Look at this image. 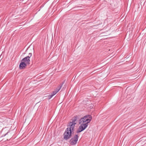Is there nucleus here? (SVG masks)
<instances>
[{
    "instance_id": "nucleus-2",
    "label": "nucleus",
    "mask_w": 146,
    "mask_h": 146,
    "mask_svg": "<svg viewBox=\"0 0 146 146\" xmlns=\"http://www.w3.org/2000/svg\"><path fill=\"white\" fill-rule=\"evenodd\" d=\"M31 49L30 47H28L27 50L25 51V53H29V55L23 59L21 60V61L24 62L27 65H29L30 64V57L31 56V53L30 52Z\"/></svg>"
},
{
    "instance_id": "nucleus-3",
    "label": "nucleus",
    "mask_w": 146,
    "mask_h": 146,
    "mask_svg": "<svg viewBox=\"0 0 146 146\" xmlns=\"http://www.w3.org/2000/svg\"><path fill=\"white\" fill-rule=\"evenodd\" d=\"M72 132V131L70 130V129H69V128H67L64 133V139L66 140L70 138L71 136V134Z\"/></svg>"
},
{
    "instance_id": "nucleus-6",
    "label": "nucleus",
    "mask_w": 146,
    "mask_h": 146,
    "mask_svg": "<svg viewBox=\"0 0 146 146\" xmlns=\"http://www.w3.org/2000/svg\"><path fill=\"white\" fill-rule=\"evenodd\" d=\"M61 88V86L59 87L58 88H57L52 93V94L48 96V97H49V99H50L51 98H52L54 95L56 94L60 90Z\"/></svg>"
},
{
    "instance_id": "nucleus-7",
    "label": "nucleus",
    "mask_w": 146,
    "mask_h": 146,
    "mask_svg": "<svg viewBox=\"0 0 146 146\" xmlns=\"http://www.w3.org/2000/svg\"><path fill=\"white\" fill-rule=\"evenodd\" d=\"M27 64L21 61L19 66V68L20 69H23L25 68Z\"/></svg>"
},
{
    "instance_id": "nucleus-1",
    "label": "nucleus",
    "mask_w": 146,
    "mask_h": 146,
    "mask_svg": "<svg viewBox=\"0 0 146 146\" xmlns=\"http://www.w3.org/2000/svg\"><path fill=\"white\" fill-rule=\"evenodd\" d=\"M91 119V117L90 115L85 116L81 119L79 121L80 125L77 130V132H80L84 130L87 127L88 123L90 122Z\"/></svg>"
},
{
    "instance_id": "nucleus-5",
    "label": "nucleus",
    "mask_w": 146,
    "mask_h": 146,
    "mask_svg": "<svg viewBox=\"0 0 146 146\" xmlns=\"http://www.w3.org/2000/svg\"><path fill=\"white\" fill-rule=\"evenodd\" d=\"M78 136L77 135H76L74 137L72 138L70 140V143L73 145L75 144L78 141Z\"/></svg>"
},
{
    "instance_id": "nucleus-4",
    "label": "nucleus",
    "mask_w": 146,
    "mask_h": 146,
    "mask_svg": "<svg viewBox=\"0 0 146 146\" xmlns=\"http://www.w3.org/2000/svg\"><path fill=\"white\" fill-rule=\"evenodd\" d=\"M76 124V120L72 121L69 123V125L67 128H69V129H70V130L73 132L74 130L75 125Z\"/></svg>"
}]
</instances>
